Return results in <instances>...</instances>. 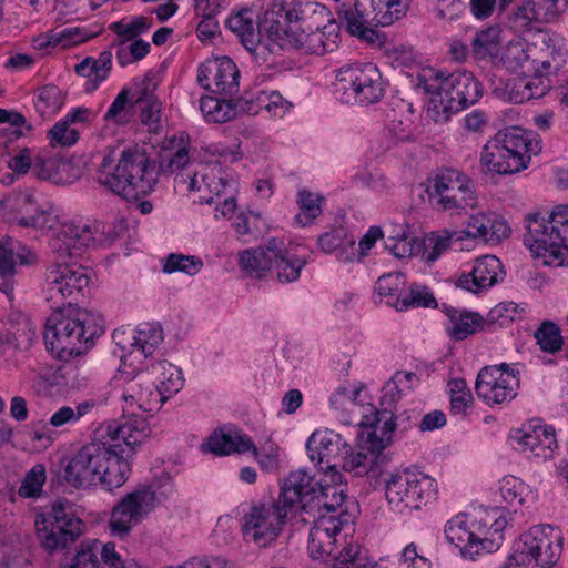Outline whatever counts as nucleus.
I'll return each mask as SVG.
<instances>
[{
  "label": "nucleus",
  "mask_w": 568,
  "mask_h": 568,
  "mask_svg": "<svg viewBox=\"0 0 568 568\" xmlns=\"http://www.w3.org/2000/svg\"><path fill=\"white\" fill-rule=\"evenodd\" d=\"M47 480V473L43 465L33 466L24 476L19 487V496L23 498H37L41 495Z\"/></svg>",
  "instance_id": "nucleus-59"
},
{
  "label": "nucleus",
  "mask_w": 568,
  "mask_h": 568,
  "mask_svg": "<svg viewBox=\"0 0 568 568\" xmlns=\"http://www.w3.org/2000/svg\"><path fill=\"white\" fill-rule=\"evenodd\" d=\"M190 189L192 191H209V195L200 194L197 202L203 204H212L220 201L222 196L229 193H236V183L229 181L213 173H194L191 178Z\"/></svg>",
  "instance_id": "nucleus-37"
},
{
  "label": "nucleus",
  "mask_w": 568,
  "mask_h": 568,
  "mask_svg": "<svg viewBox=\"0 0 568 568\" xmlns=\"http://www.w3.org/2000/svg\"><path fill=\"white\" fill-rule=\"evenodd\" d=\"M104 332L103 320L85 308L57 310L47 320L43 339L57 356L79 355L82 347Z\"/></svg>",
  "instance_id": "nucleus-4"
},
{
  "label": "nucleus",
  "mask_w": 568,
  "mask_h": 568,
  "mask_svg": "<svg viewBox=\"0 0 568 568\" xmlns=\"http://www.w3.org/2000/svg\"><path fill=\"white\" fill-rule=\"evenodd\" d=\"M526 4L540 27L555 21L562 12L567 0H528Z\"/></svg>",
  "instance_id": "nucleus-55"
},
{
  "label": "nucleus",
  "mask_w": 568,
  "mask_h": 568,
  "mask_svg": "<svg viewBox=\"0 0 568 568\" xmlns=\"http://www.w3.org/2000/svg\"><path fill=\"white\" fill-rule=\"evenodd\" d=\"M98 182L128 201H136L153 190L156 171L144 152L125 150L118 163L111 155L103 158Z\"/></svg>",
  "instance_id": "nucleus-5"
},
{
  "label": "nucleus",
  "mask_w": 568,
  "mask_h": 568,
  "mask_svg": "<svg viewBox=\"0 0 568 568\" xmlns=\"http://www.w3.org/2000/svg\"><path fill=\"white\" fill-rule=\"evenodd\" d=\"M324 200V196L318 193L300 190L296 199L300 212L296 214L295 221L301 226L311 225L322 214Z\"/></svg>",
  "instance_id": "nucleus-46"
},
{
  "label": "nucleus",
  "mask_w": 568,
  "mask_h": 568,
  "mask_svg": "<svg viewBox=\"0 0 568 568\" xmlns=\"http://www.w3.org/2000/svg\"><path fill=\"white\" fill-rule=\"evenodd\" d=\"M300 481L301 479L297 481L296 477H287L276 499L267 498L251 504L243 515L244 538L258 547H267L277 539L286 520L298 514V505L293 498L295 493L291 488H300Z\"/></svg>",
  "instance_id": "nucleus-3"
},
{
  "label": "nucleus",
  "mask_w": 568,
  "mask_h": 568,
  "mask_svg": "<svg viewBox=\"0 0 568 568\" xmlns=\"http://www.w3.org/2000/svg\"><path fill=\"white\" fill-rule=\"evenodd\" d=\"M432 93L434 95L429 100L426 110V118L439 124L448 122L452 115L460 109L449 97L446 95L444 90H436Z\"/></svg>",
  "instance_id": "nucleus-49"
},
{
  "label": "nucleus",
  "mask_w": 568,
  "mask_h": 568,
  "mask_svg": "<svg viewBox=\"0 0 568 568\" xmlns=\"http://www.w3.org/2000/svg\"><path fill=\"white\" fill-rule=\"evenodd\" d=\"M241 267L257 278L275 277L280 283L296 281L306 258L285 247L283 241L272 237L263 246L245 250L239 254Z\"/></svg>",
  "instance_id": "nucleus-9"
},
{
  "label": "nucleus",
  "mask_w": 568,
  "mask_h": 568,
  "mask_svg": "<svg viewBox=\"0 0 568 568\" xmlns=\"http://www.w3.org/2000/svg\"><path fill=\"white\" fill-rule=\"evenodd\" d=\"M122 398L124 400L123 410L128 415H123L120 422L131 416H139L134 413V408L142 412H156L163 405L160 394L154 389V384L145 376L133 378L123 388ZM142 418H144L142 416Z\"/></svg>",
  "instance_id": "nucleus-29"
},
{
  "label": "nucleus",
  "mask_w": 568,
  "mask_h": 568,
  "mask_svg": "<svg viewBox=\"0 0 568 568\" xmlns=\"http://www.w3.org/2000/svg\"><path fill=\"white\" fill-rule=\"evenodd\" d=\"M145 418L131 416L104 426L103 440H92L72 453L63 467V479L72 488L112 491L125 484L131 473L129 458L150 435Z\"/></svg>",
  "instance_id": "nucleus-1"
},
{
  "label": "nucleus",
  "mask_w": 568,
  "mask_h": 568,
  "mask_svg": "<svg viewBox=\"0 0 568 568\" xmlns=\"http://www.w3.org/2000/svg\"><path fill=\"white\" fill-rule=\"evenodd\" d=\"M260 18L251 8L232 10L225 20V28L235 36H254L258 31Z\"/></svg>",
  "instance_id": "nucleus-47"
},
{
  "label": "nucleus",
  "mask_w": 568,
  "mask_h": 568,
  "mask_svg": "<svg viewBox=\"0 0 568 568\" xmlns=\"http://www.w3.org/2000/svg\"><path fill=\"white\" fill-rule=\"evenodd\" d=\"M450 394V412L465 417L474 404V397L463 378H453L448 383Z\"/></svg>",
  "instance_id": "nucleus-54"
},
{
  "label": "nucleus",
  "mask_w": 568,
  "mask_h": 568,
  "mask_svg": "<svg viewBox=\"0 0 568 568\" xmlns=\"http://www.w3.org/2000/svg\"><path fill=\"white\" fill-rule=\"evenodd\" d=\"M94 407L95 402L92 399L83 400L75 407L62 406L51 415L49 424L54 428H60L65 425H74L84 416L89 415Z\"/></svg>",
  "instance_id": "nucleus-50"
},
{
  "label": "nucleus",
  "mask_w": 568,
  "mask_h": 568,
  "mask_svg": "<svg viewBox=\"0 0 568 568\" xmlns=\"http://www.w3.org/2000/svg\"><path fill=\"white\" fill-rule=\"evenodd\" d=\"M568 52L562 43L554 38H544L540 43L531 45V64L542 72L557 74L566 64Z\"/></svg>",
  "instance_id": "nucleus-35"
},
{
  "label": "nucleus",
  "mask_w": 568,
  "mask_h": 568,
  "mask_svg": "<svg viewBox=\"0 0 568 568\" xmlns=\"http://www.w3.org/2000/svg\"><path fill=\"white\" fill-rule=\"evenodd\" d=\"M60 568H140L134 562H123L112 542L83 541L74 556Z\"/></svg>",
  "instance_id": "nucleus-26"
},
{
  "label": "nucleus",
  "mask_w": 568,
  "mask_h": 568,
  "mask_svg": "<svg viewBox=\"0 0 568 568\" xmlns=\"http://www.w3.org/2000/svg\"><path fill=\"white\" fill-rule=\"evenodd\" d=\"M535 338L540 349L550 354L560 351L564 344L559 326L550 321L544 322L537 328Z\"/></svg>",
  "instance_id": "nucleus-57"
},
{
  "label": "nucleus",
  "mask_w": 568,
  "mask_h": 568,
  "mask_svg": "<svg viewBox=\"0 0 568 568\" xmlns=\"http://www.w3.org/2000/svg\"><path fill=\"white\" fill-rule=\"evenodd\" d=\"M525 490L524 483L514 476L504 477L499 487L501 498L511 507L523 504Z\"/></svg>",
  "instance_id": "nucleus-63"
},
{
  "label": "nucleus",
  "mask_w": 568,
  "mask_h": 568,
  "mask_svg": "<svg viewBox=\"0 0 568 568\" xmlns=\"http://www.w3.org/2000/svg\"><path fill=\"white\" fill-rule=\"evenodd\" d=\"M97 232L98 225L89 220L73 219L62 223L53 233L49 244L55 262L45 273L49 301L55 304L68 301L71 306L73 301L84 295L90 282L87 271L80 265L67 263L65 260L80 255L83 247L94 242Z\"/></svg>",
  "instance_id": "nucleus-2"
},
{
  "label": "nucleus",
  "mask_w": 568,
  "mask_h": 568,
  "mask_svg": "<svg viewBox=\"0 0 568 568\" xmlns=\"http://www.w3.org/2000/svg\"><path fill=\"white\" fill-rule=\"evenodd\" d=\"M469 521L471 525L469 529H473L475 540L480 546V555L499 549L504 539L503 531L507 526V518L503 508H479L474 511Z\"/></svg>",
  "instance_id": "nucleus-25"
},
{
  "label": "nucleus",
  "mask_w": 568,
  "mask_h": 568,
  "mask_svg": "<svg viewBox=\"0 0 568 568\" xmlns=\"http://www.w3.org/2000/svg\"><path fill=\"white\" fill-rule=\"evenodd\" d=\"M525 223L524 243L535 256L544 258L547 265H568V248L552 222V211L547 217L540 213H530L526 215Z\"/></svg>",
  "instance_id": "nucleus-15"
},
{
  "label": "nucleus",
  "mask_w": 568,
  "mask_h": 568,
  "mask_svg": "<svg viewBox=\"0 0 568 568\" xmlns=\"http://www.w3.org/2000/svg\"><path fill=\"white\" fill-rule=\"evenodd\" d=\"M405 285L406 281L402 273H388L377 280L375 288L378 295L385 298L386 304L403 312Z\"/></svg>",
  "instance_id": "nucleus-41"
},
{
  "label": "nucleus",
  "mask_w": 568,
  "mask_h": 568,
  "mask_svg": "<svg viewBox=\"0 0 568 568\" xmlns=\"http://www.w3.org/2000/svg\"><path fill=\"white\" fill-rule=\"evenodd\" d=\"M513 439L521 453L542 460L552 458L558 447L554 426L538 418L528 420L515 430Z\"/></svg>",
  "instance_id": "nucleus-22"
},
{
  "label": "nucleus",
  "mask_w": 568,
  "mask_h": 568,
  "mask_svg": "<svg viewBox=\"0 0 568 568\" xmlns=\"http://www.w3.org/2000/svg\"><path fill=\"white\" fill-rule=\"evenodd\" d=\"M63 103L64 97L57 85L48 84L37 92L36 108L42 115L57 113Z\"/></svg>",
  "instance_id": "nucleus-58"
},
{
  "label": "nucleus",
  "mask_w": 568,
  "mask_h": 568,
  "mask_svg": "<svg viewBox=\"0 0 568 568\" xmlns=\"http://www.w3.org/2000/svg\"><path fill=\"white\" fill-rule=\"evenodd\" d=\"M541 151L538 135L519 126L499 131L480 152V165L489 173L514 174L528 168L534 155Z\"/></svg>",
  "instance_id": "nucleus-6"
},
{
  "label": "nucleus",
  "mask_w": 568,
  "mask_h": 568,
  "mask_svg": "<svg viewBox=\"0 0 568 568\" xmlns=\"http://www.w3.org/2000/svg\"><path fill=\"white\" fill-rule=\"evenodd\" d=\"M230 97H204L200 101V109L204 118L214 123H224L235 118L237 111Z\"/></svg>",
  "instance_id": "nucleus-43"
},
{
  "label": "nucleus",
  "mask_w": 568,
  "mask_h": 568,
  "mask_svg": "<svg viewBox=\"0 0 568 568\" xmlns=\"http://www.w3.org/2000/svg\"><path fill=\"white\" fill-rule=\"evenodd\" d=\"M505 31L515 34H524L527 32L540 33L545 32V28L540 27L538 22L535 21V17L529 11L528 6L525 3L524 6L518 7L508 17L505 24Z\"/></svg>",
  "instance_id": "nucleus-53"
},
{
  "label": "nucleus",
  "mask_w": 568,
  "mask_h": 568,
  "mask_svg": "<svg viewBox=\"0 0 568 568\" xmlns=\"http://www.w3.org/2000/svg\"><path fill=\"white\" fill-rule=\"evenodd\" d=\"M36 534L43 549L53 552L73 544L83 532V523L62 501L52 504L49 511L34 520Z\"/></svg>",
  "instance_id": "nucleus-13"
},
{
  "label": "nucleus",
  "mask_w": 568,
  "mask_h": 568,
  "mask_svg": "<svg viewBox=\"0 0 568 568\" xmlns=\"http://www.w3.org/2000/svg\"><path fill=\"white\" fill-rule=\"evenodd\" d=\"M37 262V253L29 247L13 242L12 240L0 243V292L11 300L14 291V276L18 272V264L28 266Z\"/></svg>",
  "instance_id": "nucleus-28"
},
{
  "label": "nucleus",
  "mask_w": 568,
  "mask_h": 568,
  "mask_svg": "<svg viewBox=\"0 0 568 568\" xmlns=\"http://www.w3.org/2000/svg\"><path fill=\"white\" fill-rule=\"evenodd\" d=\"M332 568H376V564L358 544H348L337 555Z\"/></svg>",
  "instance_id": "nucleus-52"
},
{
  "label": "nucleus",
  "mask_w": 568,
  "mask_h": 568,
  "mask_svg": "<svg viewBox=\"0 0 568 568\" xmlns=\"http://www.w3.org/2000/svg\"><path fill=\"white\" fill-rule=\"evenodd\" d=\"M28 202L29 199L26 196H14L2 200L0 203L2 220L21 227L40 226V215L26 216L23 214Z\"/></svg>",
  "instance_id": "nucleus-42"
},
{
  "label": "nucleus",
  "mask_w": 568,
  "mask_h": 568,
  "mask_svg": "<svg viewBox=\"0 0 568 568\" xmlns=\"http://www.w3.org/2000/svg\"><path fill=\"white\" fill-rule=\"evenodd\" d=\"M240 71L227 57L207 60L197 68L196 82L204 90L219 95L232 97L239 91Z\"/></svg>",
  "instance_id": "nucleus-21"
},
{
  "label": "nucleus",
  "mask_w": 568,
  "mask_h": 568,
  "mask_svg": "<svg viewBox=\"0 0 568 568\" xmlns=\"http://www.w3.org/2000/svg\"><path fill=\"white\" fill-rule=\"evenodd\" d=\"M298 20L301 34L321 32L323 36H338L341 30V24L332 11L321 3H311L305 10L301 6Z\"/></svg>",
  "instance_id": "nucleus-34"
},
{
  "label": "nucleus",
  "mask_w": 568,
  "mask_h": 568,
  "mask_svg": "<svg viewBox=\"0 0 568 568\" xmlns=\"http://www.w3.org/2000/svg\"><path fill=\"white\" fill-rule=\"evenodd\" d=\"M418 87L426 92L444 90L460 110L476 103L483 94L480 82L468 71L444 77L443 72L427 68L418 75Z\"/></svg>",
  "instance_id": "nucleus-18"
},
{
  "label": "nucleus",
  "mask_w": 568,
  "mask_h": 568,
  "mask_svg": "<svg viewBox=\"0 0 568 568\" xmlns=\"http://www.w3.org/2000/svg\"><path fill=\"white\" fill-rule=\"evenodd\" d=\"M523 308L514 302H503L494 306L488 316L493 323H497L500 326H507L521 318Z\"/></svg>",
  "instance_id": "nucleus-64"
},
{
  "label": "nucleus",
  "mask_w": 568,
  "mask_h": 568,
  "mask_svg": "<svg viewBox=\"0 0 568 568\" xmlns=\"http://www.w3.org/2000/svg\"><path fill=\"white\" fill-rule=\"evenodd\" d=\"M503 275V265L494 255H484L475 261L469 273L458 278L457 285L473 293H480L494 286Z\"/></svg>",
  "instance_id": "nucleus-31"
},
{
  "label": "nucleus",
  "mask_w": 568,
  "mask_h": 568,
  "mask_svg": "<svg viewBox=\"0 0 568 568\" xmlns=\"http://www.w3.org/2000/svg\"><path fill=\"white\" fill-rule=\"evenodd\" d=\"M290 41V50L302 54L323 55L338 48L336 38H280Z\"/></svg>",
  "instance_id": "nucleus-48"
},
{
  "label": "nucleus",
  "mask_w": 568,
  "mask_h": 568,
  "mask_svg": "<svg viewBox=\"0 0 568 568\" xmlns=\"http://www.w3.org/2000/svg\"><path fill=\"white\" fill-rule=\"evenodd\" d=\"M473 45L477 58H488L493 63L500 64L511 72L524 71L531 55V45H528L524 38L511 39L505 44L500 38H474Z\"/></svg>",
  "instance_id": "nucleus-20"
},
{
  "label": "nucleus",
  "mask_w": 568,
  "mask_h": 568,
  "mask_svg": "<svg viewBox=\"0 0 568 568\" xmlns=\"http://www.w3.org/2000/svg\"><path fill=\"white\" fill-rule=\"evenodd\" d=\"M129 93L128 89H122L120 91L111 103L109 110L105 112L104 120L112 121L116 124H125L129 122L133 106L135 105L134 101H130Z\"/></svg>",
  "instance_id": "nucleus-60"
},
{
  "label": "nucleus",
  "mask_w": 568,
  "mask_h": 568,
  "mask_svg": "<svg viewBox=\"0 0 568 568\" xmlns=\"http://www.w3.org/2000/svg\"><path fill=\"white\" fill-rule=\"evenodd\" d=\"M154 20L144 16L124 17L118 22L110 24L109 29L116 36H141L150 32Z\"/></svg>",
  "instance_id": "nucleus-56"
},
{
  "label": "nucleus",
  "mask_w": 568,
  "mask_h": 568,
  "mask_svg": "<svg viewBox=\"0 0 568 568\" xmlns=\"http://www.w3.org/2000/svg\"><path fill=\"white\" fill-rule=\"evenodd\" d=\"M302 521L313 520V527L310 530L307 550L313 559H324L333 555L336 536L341 532L343 526L347 524L348 518L338 515H301Z\"/></svg>",
  "instance_id": "nucleus-23"
},
{
  "label": "nucleus",
  "mask_w": 568,
  "mask_h": 568,
  "mask_svg": "<svg viewBox=\"0 0 568 568\" xmlns=\"http://www.w3.org/2000/svg\"><path fill=\"white\" fill-rule=\"evenodd\" d=\"M372 6L381 14L378 23H382V27L390 26L407 10V3L404 0H372Z\"/></svg>",
  "instance_id": "nucleus-61"
},
{
  "label": "nucleus",
  "mask_w": 568,
  "mask_h": 568,
  "mask_svg": "<svg viewBox=\"0 0 568 568\" xmlns=\"http://www.w3.org/2000/svg\"><path fill=\"white\" fill-rule=\"evenodd\" d=\"M252 59L263 64L273 62L284 51H290V41L280 38H240Z\"/></svg>",
  "instance_id": "nucleus-39"
},
{
  "label": "nucleus",
  "mask_w": 568,
  "mask_h": 568,
  "mask_svg": "<svg viewBox=\"0 0 568 568\" xmlns=\"http://www.w3.org/2000/svg\"><path fill=\"white\" fill-rule=\"evenodd\" d=\"M385 496L397 513L420 509L436 499L437 484L423 473L397 471L385 480Z\"/></svg>",
  "instance_id": "nucleus-12"
},
{
  "label": "nucleus",
  "mask_w": 568,
  "mask_h": 568,
  "mask_svg": "<svg viewBox=\"0 0 568 568\" xmlns=\"http://www.w3.org/2000/svg\"><path fill=\"white\" fill-rule=\"evenodd\" d=\"M334 93L347 104L376 103L384 95L382 74L373 63L344 67L336 75Z\"/></svg>",
  "instance_id": "nucleus-14"
},
{
  "label": "nucleus",
  "mask_w": 568,
  "mask_h": 568,
  "mask_svg": "<svg viewBox=\"0 0 568 568\" xmlns=\"http://www.w3.org/2000/svg\"><path fill=\"white\" fill-rule=\"evenodd\" d=\"M339 24H344L349 36L374 33V28L382 26L379 12L372 6V0H355L353 6L343 3L338 10Z\"/></svg>",
  "instance_id": "nucleus-30"
},
{
  "label": "nucleus",
  "mask_w": 568,
  "mask_h": 568,
  "mask_svg": "<svg viewBox=\"0 0 568 568\" xmlns=\"http://www.w3.org/2000/svg\"><path fill=\"white\" fill-rule=\"evenodd\" d=\"M159 504L156 491L151 487H140L125 494L111 510L109 520L111 535L119 538L126 537Z\"/></svg>",
  "instance_id": "nucleus-17"
},
{
  "label": "nucleus",
  "mask_w": 568,
  "mask_h": 568,
  "mask_svg": "<svg viewBox=\"0 0 568 568\" xmlns=\"http://www.w3.org/2000/svg\"><path fill=\"white\" fill-rule=\"evenodd\" d=\"M430 203L449 214L463 215L478 206V195L468 175L455 169H445L428 181L426 189Z\"/></svg>",
  "instance_id": "nucleus-11"
},
{
  "label": "nucleus",
  "mask_w": 568,
  "mask_h": 568,
  "mask_svg": "<svg viewBox=\"0 0 568 568\" xmlns=\"http://www.w3.org/2000/svg\"><path fill=\"white\" fill-rule=\"evenodd\" d=\"M444 312L450 323L447 327L448 335L457 341L467 338L483 327V318L477 313L447 306Z\"/></svg>",
  "instance_id": "nucleus-40"
},
{
  "label": "nucleus",
  "mask_w": 568,
  "mask_h": 568,
  "mask_svg": "<svg viewBox=\"0 0 568 568\" xmlns=\"http://www.w3.org/2000/svg\"><path fill=\"white\" fill-rule=\"evenodd\" d=\"M467 227L468 236L494 244L500 243L511 233L507 221L495 212H479L470 215Z\"/></svg>",
  "instance_id": "nucleus-33"
},
{
  "label": "nucleus",
  "mask_w": 568,
  "mask_h": 568,
  "mask_svg": "<svg viewBox=\"0 0 568 568\" xmlns=\"http://www.w3.org/2000/svg\"><path fill=\"white\" fill-rule=\"evenodd\" d=\"M562 549L560 530L550 525H538L521 534L505 568H550Z\"/></svg>",
  "instance_id": "nucleus-10"
},
{
  "label": "nucleus",
  "mask_w": 568,
  "mask_h": 568,
  "mask_svg": "<svg viewBox=\"0 0 568 568\" xmlns=\"http://www.w3.org/2000/svg\"><path fill=\"white\" fill-rule=\"evenodd\" d=\"M519 384V371L513 365L501 363L485 366L479 371L475 390L487 405H503L517 396Z\"/></svg>",
  "instance_id": "nucleus-19"
},
{
  "label": "nucleus",
  "mask_w": 568,
  "mask_h": 568,
  "mask_svg": "<svg viewBox=\"0 0 568 568\" xmlns=\"http://www.w3.org/2000/svg\"><path fill=\"white\" fill-rule=\"evenodd\" d=\"M203 262L193 255L170 254L163 266L166 273L184 272L189 275H194L201 271Z\"/></svg>",
  "instance_id": "nucleus-62"
},
{
  "label": "nucleus",
  "mask_w": 568,
  "mask_h": 568,
  "mask_svg": "<svg viewBox=\"0 0 568 568\" xmlns=\"http://www.w3.org/2000/svg\"><path fill=\"white\" fill-rule=\"evenodd\" d=\"M118 62L125 67L144 58L150 51V43L142 38H120L112 44Z\"/></svg>",
  "instance_id": "nucleus-44"
},
{
  "label": "nucleus",
  "mask_w": 568,
  "mask_h": 568,
  "mask_svg": "<svg viewBox=\"0 0 568 568\" xmlns=\"http://www.w3.org/2000/svg\"><path fill=\"white\" fill-rule=\"evenodd\" d=\"M392 64L413 67L423 62V53L407 41L396 38H363Z\"/></svg>",
  "instance_id": "nucleus-32"
},
{
  "label": "nucleus",
  "mask_w": 568,
  "mask_h": 568,
  "mask_svg": "<svg viewBox=\"0 0 568 568\" xmlns=\"http://www.w3.org/2000/svg\"><path fill=\"white\" fill-rule=\"evenodd\" d=\"M526 75L511 77L500 80L499 85L495 87V93L505 101L511 103H524L531 100L527 89Z\"/></svg>",
  "instance_id": "nucleus-51"
},
{
  "label": "nucleus",
  "mask_w": 568,
  "mask_h": 568,
  "mask_svg": "<svg viewBox=\"0 0 568 568\" xmlns=\"http://www.w3.org/2000/svg\"><path fill=\"white\" fill-rule=\"evenodd\" d=\"M310 459L316 465L325 464L321 470H337L341 458L349 450L343 437L329 429L314 432L306 443Z\"/></svg>",
  "instance_id": "nucleus-27"
},
{
  "label": "nucleus",
  "mask_w": 568,
  "mask_h": 568,
  "mask_svg": "<svg viewBox=\"0 0 568 568\" xmlns=\"http://www.w3.org/2000/svg\"><path fill=\"white\" fill-rule=\"evenodd\" d=\"M163 342V331L156 324L144 323L140 324L136 334L133 337V353L138 352L140 355L148 357Z\"/></svg>",
  "instance_id": "nucleus-45"
},
{
  "label": "nucleus",
  "mask_w": 568,
  "mask_h": 568,
  "mask_svg": "<svg viewBox=\"0 0 568 568\" xmlns=\"http://www.w3.org/2000/svg\"><path fill=\"white\" fill-rule=\"evenodd\" d=\"M151 374V383L154 384V389L160 394L163 404L183 387L181 371L166 361L153 364Z\"/></svg>",
  "instance_id": "nucleus-38"
},
{
  "label": "nucleus",
  "mask_w": 568,
  "mask_h": 568,
  "mask_svg": "<svg viewBox=\"0 0 568 568\" xmlns=\"http://www.w3.org/2000/svg\"><path fill=\"white\" fill-rule=\"evenodd\" d=\"M287 477H296L302 485L292 489L300 515H338L348 518L343 509L346 500V484L338 470H318L317 475H311L305 470L292 471Z\"/></svg>",
  "instance_id": "nucleus-7"
},
{
  "label": "nucleus",
  "mask_w": 568,
  "mask_h": 568,
  "mask_svg": "<svg viewBox=\"0 0 568 568\" xmlns=\"http://www.w3.org/2000/svg\"><path fill=\"white\" fill-rule=\"evenodd\" d=\"M361 433L358 435V452L353 453L352 447L341 458L339 467L345 471H353L357 476L371 474L379 476L385 457L383 450L390 443L392 434L395 430V423L392 418L381 423L378 413L374 416H363L359 420Z\"/></svg>",
  "instance_id": "nucleus-8"
},
{
  "label": "nucleus",
  "mask_w": 568,
  "mask_h": 568,
  "mask_svg": "<svg viewBox=\"0 0 568 568\" xmlns=\"http://www.w3.org/2000/svg\"><path fill=\"white\" fill-rule=\"evenodd\" d=\"M469 526H471L469 517L459 514L447 521L444 532L448 542L457 547L463 557L475 559L476 556L480 555V546L476 542L475 534L473 529H469Z\"/></svg>",
  "instance_id": "nucleus-36"
},
{
  "label": "nucleus",
  "mask_w": 568,
  "mask_h": 568,
  "mask_svg": "<svg viewBox=\"0 0 568 568\" xmlns=\"http://www.w3.org/2000/svg\"><path fill=\"white\" fill-rule=\"evenodd\" d=\"M205 447L219 456L251 453L262 470L268 473L275 470L278 465L276 444L268 440L258 448L247 434L235 427L213 432L207 438Z\"/></svg>",
  "instance_id": "nucleus-16"
},
{
  "label": "nucleus",
  "mask_w": 568,
  "mask_h": 568,
  "mask_svg": "<svg viewBox=\"0 0 568 568\" xmlns=\"http://www.w3.org/2000/svg\"><path fill=\"white\" fill-rule=\"evenodd\" d=\"M300 7L295 0H272L258 23V36H300Z\"/></svg>",
  "instance_id": "nucleus-24"
}]
</instances>
